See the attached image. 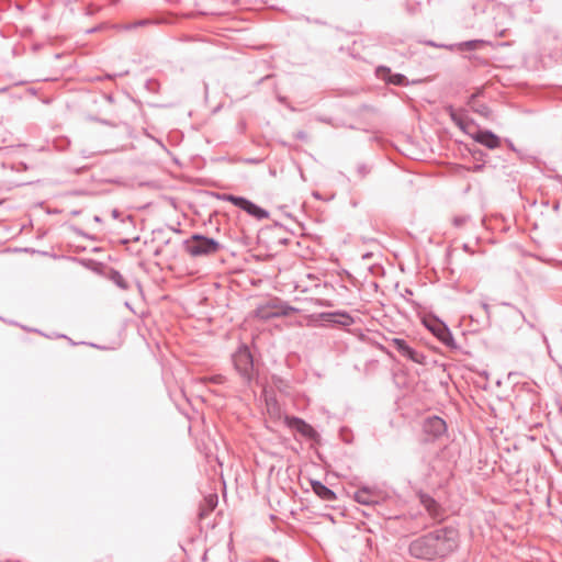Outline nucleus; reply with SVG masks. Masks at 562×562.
I'll return each instance as SVG.
<instances>
[{"mask_svg": "<svg viewBox=\"0 0 562 562\" xmlns=\"http://www.w3.org/2000/svg\"><path fill=\"white\" fill-rule=\"evenodd\" d=\"M284 423L286 426L306 438H314L316 436L315 429L303 419L294 416H284Z\"/></svg>", "mask_w": 562, "mask_h": 562, "instance_id": "7", "label": "nucleus"}, {"mask_svg": "<svg viewBox=\"0 0 562 562\" xmlns=\"http://www.w3.org/2000/svg\"><path fill=\"white\" fill-rule=\"evenodd\" d=\"M423 430L429 437L428 440H435L446 432L447 425L442 418L431 416L425 419Z\"/></svg>", "mask_w": 562, "mask_h": 562, "instance_id": "5", "label": "nucleus"}, {"mask_svg": "<svg viewBox=\"0 0 562 562\" xmlns=\"http://www.w3.org/2000/svg\"><path fill=\"white\" fill-rule=\"evenodd\" d=\"M473 139L490 149L499 147L501 139L491 131H479L473 135Z\"/></svg>", "mask_w": 562, "mask_h": 562, "instance_id": "10", "label": "nucleus"}, {"mask_svg": "<svg viewBox=\"0 0 562 562\" xmlns=\"http://www.w3.org/2000/svg\"><path fill=\"white\" fill-rule=\"evenodd\" d=\"M295 138L301 139V140H306L307 139V134L305 132H303V131H299L295 134Z\"/></svg>", "mask_w": 562, "mask_h": 562, "instance_id": "21", "label": "nucleus"}, {"mask_svg": "<svg viewBox=\"0 0 562 562\" xmlns=\"http://www.w3.org/2000/svg\"><path fill=\"white\" fill-rule=\"evenodd\" d=\"M485 42L482 40H472L459 44L461 50H475L482 46Z\"/></svg>", "mask_w": 562, "mask_h": 562, "instance_id": "16", "label": "nucleus"}, {"mask_svg": "<svg viewBox=\"0 0 562 562\" xmlns=\"http://www.w3.org/2000/svg\"><path fill=\"white\" fill-rule=\"evenodd\" d=\"M378 498H379L378 494L369 487H362L355 493V499L359 504H363V505L375 504V503H378Z\"/></svg>", "mask_w": 562, "mask_h": 562, "instance_id": "12", "label": "nucleus"}, {"mask_svg": "<svg viewBox=\"0 0 562 562\" xmlns=\"http://www.w3.org/2000/svg\"><path fill=\"white\" fill-rule=\"evenodd\" d=\"M425 325L443 344L450 345V341H452V336L449 328L443 323L434 319L430 322H425Z\"/></svg>", "mask_w": 562, "mask_h": 562, "instance_id": "8", "label": "nucleus"}, {"mask_svg": "<svg viewBox=\"0 0 562 562\" xmlns=\"http://www.w3.org/2000/svg\"><path fill=\"white\" fill-rule=\"evenodd\" d=\"M205 503L207 505V510H213L217 505V496L216 495H210L205 498Z\"/></svg>", "mask_w": 562, "mask_h": 562, "instance_id": "18", "label": "nucleus"}, {"mask_svg": "<svg viewBox=\"0 0 562 562\" xmlns=\"http://www.w3.org/2000/svg\"><path fill=\"white\" fill-rule=\"evenodd\" d=\"M146 23H147L146 21H140V22H138V25H144Z\"/></svg>", "mask_w": 562, "mask_h": 562, "instance_id": "27", "label": "nucleus"}, {"mask_svg": "<svg viewBox=\"0 0 562 562\" xmlns=\"http://www.w3.org/2000/svg\"><path fill=\"white\" fill-rule=\"evenodd\" d=\"M112 217L117 220L120 217V212L117 210L112 211Z\"/></svg>", "mask_w": 562, "mask_h": 562, "instance_id": "23", "label": "nucleus"}, {"mask_svg": "<svg viewBox=\"0 0 562 562\" xmlns=\"http://www.w3.org/2000/svg\"><path fill=\"white\" fill-rule=\"evenodd\" d=\"M358 172H359V175H360L361 177H364V176L368 173V169H367V167H366V166H360V167L358 168Z\"/></svg>", "mask_w": 562, "mask_h": 562, "instance_id": "22", "label": "nucleus"}, {"mask_svg": "<svg viewBox=\"0 0 562 562\" xmlns=\"http://www.w3.org/2000/svg\"><path fill=\"white\" fill-rule=\"evenodd\" d=\"M378 76L385 80L389 83L396 85V86H405L407 85V78L402 74H392L390 68L386 67H379Z\"/></svg>", "mask_w": 562, "mask_h": 562, "instance_id": "11", "label": "nucleus"}, {"mask_svg": "<svg viewBox=\"0 0 562 562\" xmlns=\"http://www.w3.org/2000/svg\"><path fill=\"white\" fill-rule=\"evenodd\" d=\"M223 199L225 201L231 202L235 206L244 210L245 212H247L249 215L254 216L257 220H265L269 217V212L267 210L256 205L246 198L225 194Z\"/></svg>", "mask_w": 562, "mask_h": 562, "instance_id": "4", "label": "nucleus"}, {"mask_svg": "<svg viewBox=\"0 0 562 562\" xmlns=\"http://www.w3.org/2000/svg\"><path fill=\"white\" fill-rule=\"evenodd\" d=\"M270 316H271V315H270V314H268V313H262V314H261V317H262V318H269Z\"/></svg>", "mask_w": 562, "mask_h": 562, "instance_id": "24", "label": "nucleus"}, {"mask_svg": "<svg viewBox=\"0 0 562 562\" xmlns=\"http://www.w3.org/2000/svg\"><path fill=\"white\" fill-rule=\"evenodd\" d=\"M204 515H206V510H204V509H203V510L200 513V516H204Z\"/></svg>", "mask_w": 562, "mask_h": 562, "instance_id": "26", "label": "nucleus"}, {"mask_svg": "<svg viewBox=\"0 0 562 562\" xmlns=\"http://www.w3.org/2000/svg\"><path fill=\"white\" fill-rule=\"evenodd\" d=\"M109 278L120 289H122V290H127L128 289L127 281L124 279V277L119 271L111 270Z\"/></svg>", "mask_w": 562, "mask_h": 562, "instance_id": "15", "label": "nucleus"}, {"mask_svg": "<svg viewBox=\"0 0 562 562\" xmlns=\"http://www.w3.org/2000/svg\"><path fill=\"white\" fill-rule=\"evenodd\" d=\"M313 490L321 498L325 501H333L336 498L335 493L321 482H314Z\"/></svg>", "mask_w": 562, "mask_h": 562, "instance_id": "13", "label": "nucleus"}, {"mask_svg": "<svg viewBox=\"0 0 562 562\" xmlns=\"http://www.w3.org/2000/svg\"><path fill=\"white\" fill-rule=\"evenodd\" d=\"M458 544L456 529H436L427 536L415 540L409 546L411 553L419 559H434L452 552Z\"/></svg>", "mask_w": 562, "mask_h": 562, "instance_id": "1", "label": "nucleus"}, {"mask_svg": "<svg viewBox=\"0 0 562 562\" xmlns=\"http://www.w3.org/2000/svg\"><path fill=\"white\" fill-rule=\"evenodd\" d=\"M476 112L487 117L491 111L487 106L481 105L479 109H476Z\"/></svg>", "mask_w": 562, "mask_h": 562, "instance_id": "19", "label": "nucleus"}, {"mask_svg": "<svg viewBox=\"0 0 562 562\" xmlns=\"http://www.w3.org/2000/svg\"><path fill=\"white\" fill-rule=\"evenodd\" d=\"M409 294H412V291L406 289V295H409Z\"/></svg>", "mask_w": 562, "mask_h": 562, "instance_id": "28", "label": "nucleus"}, {"mask_svg": "<svg viewBox=\"0 0 562 562\" xmlns=\"http://www.w3.org/2000/svg\"><path fill=\"white\" fill-rule=\"evenodd\" d=\"M559 206H560V204H559L558 202H557V203H554V205H553V210H554V211H558V210H559Z\"/></svg>", "mask_w": 562, "mask_h": 562, "instance_id": "25", "label": "nucleus"}, {"mask_svg": "<svg viewBox=\"0 0 562 562\" xmlns=\"http://www.w3.org/2000/svg\"><path fill=\"white\" fill-rule=\"evenodd\" d=\"M319 318L324 322L339 324L342 326H350L355 322L353 318L346 312L321 313Z\"/></svg>", "mask_w": 562, "mask_h": 562, "instance_id": "9", "label": "nucleus"}, {"mask_svg": "<svg viewBox=\"0 0 562 562\" xmlns=\"http://www.w3.org/2000/svg\"><path fill=\"white\" fill-rule=\"evenodd\" d=\"M467 222V217H456L453 223L456 226L460 227Z\"/></svg>", "mask_w": 562, "mask_h": 562, "instance_id": "20", "label": "nucleus"}, {"mask_svg": "<svg viewBox=\"0 0 562 562\" xmlns=\"http://www.w3.org/2000/svg\"><path fill=\"white\" fill-rule=\"evenodd\" d=\"M226 381V378L222 374H214V375H211V376H205L202 379V382L204 383H214V384H223L225 383Z\"/></svg>", "mask_w": 562, "mask_h": 562, "instance_id": "17", "label": "nucleus"}, {"mask_svg": "<svg viewBox=\"0 0 562 562\" xmlns=\"http://www.w3.org/2000/svg\"><path fill=\"white\" fill-rule=\"evenodd\" d=\"M420 503L424 505V507L427 509V512L431 516H434V517L438 516L439 505L437 504V502L432 497H430L427 494H422L420 495Z\"/></svg>", "mask_w": 562, "mask_h": 562, "instance_id": "14", "label": "nucleus"}, {"mask_svg": "<svg viewBox=\"0 0 562 562\" xmlns=\"http://www.w3.org/2000/svg\"><path fill=\"white\" fill-rule=\"evenodd\" d=\"M392 345L396 348V350L405 358L412 360L415 363L424 364L426 361V357L424 353L416 351L408 344L401 338H393Z\"/></svg>", "mask_w": 562, "mask_h": 562, "instance_id": "6", "label": "nucleus"}, {"mask_svg": "<svg viewBox=\"0 0 562 562\" xmlns=\"http://www.w3.org/2000/svg\"><path fill=\"white\" fill-rule=\"evenodd\" d=\"M184 250L192 257L211 256L218 252L222 249V245L206 236L194 234L190 239H187L183 244Z\"/></svg>", "mask_w": 562, "mask_h": 562, "instance_id": "2", "label": "nucleus"}, {"mask_svg": "<svg viewBox=\"0 0 562 562\" xmlns=\"http://www.w3.org/2000/svg\"><path fill=\"white\" fill-rule=\"evenodd\" d=\"M233 363L244 383L249 385L255 378L252 356L247 347H240L233 355Z\"/></svg>", "mask_w": 562, "mask_h": 562, "instance_id": "3", "label": "nucleus"}]
</instances>
